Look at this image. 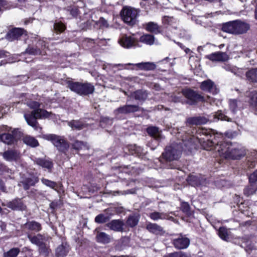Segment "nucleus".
Wrapping results in <instances>:
<instances>
[{"mask_svg":"<svg viewBox=\"0 0 257 257\" xmlns=\"http://www.w3.org/2000/svg\"><path fill=\"white\" fill-rule=\"evenodd\" d=\"M34 161L37 165L49 170L51 169L53 166L52 162L50 160L41 158H36Z\"/></svg>","mask_w":257,"mask_h":257,"instance_id":"obj_28","label":"nucleus"},{"mask_svg":"<svg viewBox=\"0 0 257 257\" xmlns=\"http://www.w3.org/2000/svg\"><path fill=\"white\" fill-rule=\"evenodd\" d=\"M140 40L147 45H152L155 43V37L151 34H146L142 36Z\"/></svg>","mask_w":257,"mask_h":257,"instance_id":"obj_33","label":"nucleus"},{"mask_svg":"<svg viewBox=\"0 0 257 257\" xmlns=\"http://www.w3.org/2000/svg\"><path fill=\"white\" fill-rule=\"evenodd\" d=\"M39 181V179L35 176H31L23 179L21 182L23 185L25 190H28L31 186H34Z\"/></svg>","mask_w":257,"mask_h":257,"instance_id":"obj_19","label":"nucleus"},{"mask_svg":"<svg viewBox=\"0 0 257 257\" xmlns=\"http://www.w3.org/2000/svg\"><path fill=\"white\" fill-rule=\"evenodd\" d=\"M187 122L190 124L199 125V122H198L196 117L188 118L187 120Z\"/></svg>","mask_w":257,"mask_h":257,"instance_id":"obj_54","label":"nucleus"},{"mask_svg":"<svg viewBox=\"0 0 257 257\" xmlns=\"http://www.w3.org/2000/svg\"><path fill=\"white\" fill-rule=\"evenodd\" d=\"M188 183L192 186H198L201 185V181L199 178L195 175H190L187 179Z\"/></svg>","mask_w":257,"mask_h":257,"instance_id":"obj_40","label":"nucleus"},{"mask_svg":"<svg viewBox=\"0 0 257 257\" xmlns=\"http://www.w3.org/2000/svg\"><path fill=\"white\" fill-rule=\"evenodd\" d=\"M182 150L183 147L180 143H174L166 148L162 156L168 161L177 160L181 157Z\"/></svg>","mask_w":257,"mask_h":257,"instance_id":"obj_3","label":"nucleus"},{"mask_svg":"<svg viewBox=\"0 0 257 257\" xmlns=\"http://www.w3.org/2000/svg\"><path fill=\"white\" fill-rule=\"evenodd\" d=\"M69 88L71 90L79 95H88L92 94L94 91V87L89 83L71 82L69 84Z\"/></svg>","mask_w":257,"mask_h":257,"instance_id":"obj_5","label":"nucleus"},{"mask_svg":"<svg viewBox=\"0 0 257 257\" xmlns=\"http://www.w3.org/2000/svg\"><path fill=\"white\" fill-rule=\"evenodd\" d=\"M68 125L72 129H76L78 130L82 129L85 125L84 123L83 122L79 120H74L68 122Z\"/></svg>","mask_w":257,"mask_h":257,"instance_id":"obj_37","label":"nucleus"},{"mask_svg":"<svg viewBox=\"0 0 257 257\" xmlns=\"http://www.w3.org/2000/svg\"><path fill=\"white\" fill-rule=\"evenodd\" d=\"M209 147L216 145L215 150L218 152L219 155L225 158L239 159L243 157L246 153L245 149L240 145H229L228 143H220L207 140Z\"/></svg>","mask_w":257,"mask_h":257,"instance_id":"obj_1","label":"nucleus"},{"mask_svg":"<svg viewBox=\"0 0 257 257\" xmlns=\"http://www.w3.org/2000/svg\"><path fill=\"white\" fill-rule=\"evenodd\" d=\"M10 8L9 4L6 0H0V13Z\"/></svg>","mask_w":257,"mask_h":257,"instance_id":"obj_51","label":"nucleus"},{"mask_svg":"<svg viewBox=\"0 0 257 257\" xmlns=\"http://www.w3.org/2000/svg\"><path fill=\"white\" fill-rule=\"evenodd\" d=\"M140 107L137 105H125L119 107L115 110L116 115L119 114H127L139 110Z\"/></svg>","mask_w":257,"mask_h":257,"instance_id":"obj_14","label":"nucleus"},{"mask_svg":"<svg viewBox=\"0 0 257 257\" xmlns=\"http://www.w3.org/2000/svg\"><path fill=\"white\" fill-rule=\"evenodd\" d=\"M210 120L212 121H217L219 120H226L227 121H231V119L223 114L220 110L213 113L211 116H210Z\"/></svg>","mask_w":257,"mask_h":257,"instance_id":"obj_23","label":"nucleus"},{"mask_svg":"<svg viewBox=\"0 0 257 257\" xmlns=\"http://www.w3.org/2000/svg\"><path fill=\"white\" fill-rule=\"evenodd\" d=\"M0 189L4 192H7L6 187L2 181H0Z\"/></svg>","mask_w":257,"mask_h":257,"instance_id":"obj_60","label":"nucleus"},{"mask_svg":"<svg viewBox=\"0 0 257 257\" xmlns=\"http://www.w3.org/2000/svg\"><path fill=\"white\" fill-rule=\"evenodd\" d=\"M247 80L251 82L257 83V68H251L245 73Z\"/></svg>","mask_w":257,"mask_h":257,"instance_id":"obj_25","label":"nucleus"},{"mask_svg":"<svg viewBox=\"0 0 257 257\" xmlns=\"http://www.w3.org/2000/svg\"><path fill=\"white\" fill-rule=\"evenodd\" d=\"M5 160L7 161H17L20 158V153L16 150H11L5 151L2 154Z\"/></svg>","mask_w":257,"mask_h":257,"instance_id":"obj_16","label":"nucleus"},{"mask_svg":"<svg viewBox=\"0 0 257 257\" xmlns=\"http://www.w3.org/2000/svg\"><path fill=\"white\" fill-rule=\"evenodd\" d=\"M218 235L220 237L225 240L228 238V232L227 229L224 227H221L218 230Z\"/></svg>","mask_w":257,"mask_h":257,"instance_id":"obj_42","label":"nucleus"},{"mask_svg":"<svg viewBox=\"0 0 257 257\" xmlns=\"http://www.w3.org/2000/svg\"><path fill=\"white\" fill-rule=\"evenodd\" d=\"M27 236L32 243L36 244L37 246L42 244L43 236L42 235L38 234L35 236H32L28 234Z\"/></svg>","mask_w":257,"mask_h":257,"instance_id":"obj_34","label":"nucleus"},{"mask_svg":"<svg viewBox=\"0 0 257 257\" xmlns=\"http://www.w3.org/2000/svg\"><path fill=\"white\" fill-rule=\"evenodd\" d=\"M240 104V102L236 99H230L229 100V107L231 110L234 113Z\"/></svg>","mask_w":257,"mask_h":257,"instance_id":"obj_46","label":"nucleus"},{"mask_svg":"<svg viewBox=\"0 0 257 257\" xmlns=\"http://www.w3.org/2000/svg\"><path fill=\"white\" fill-rule=\"evenodd\" d=\"M41 181L45 185L57 191V184L55 182L45 178H42Z\"/></svg>","mask_w":257,"mask_h":257,"instance_id":"obj_44","label":"nucleus"},{"mask_svg":"<svg viewBox=\"0 0 257 257\" xmlns=\"http://www.w3.org/2000/svg\"><path fill=\"white\" fill-rule=\"evenodd\" d=\"M109 219V216L100 214L95 217V221L98 223H103L108 221Z\"/></svg>","mask_w":257,"mask_h":257,"instance_id":"obj_43","label":"nucleus"},{"mask_svg":"<svg viewBox=\"0 0 257 257\" xmlns=\"http://www.w3.org/2000/svg\"><path fill=\"white\" fill-rule=\"evenodd\" d=\"M200 88L204 91L211 92L213 94H216L219 91L214 83L210 79L202 82L200 84Z\"/></svg>","mask_w":257,"mask_h":257,"instance_id":"obj_13","label":"nucleus"},{"mask_svg":"<svg viewBox=\"0 0 257 257\" xmlns=\"http://www.w3.org/2000/svg\"><path fill=\"white\" fill-rule=\"evenodd\" d=\"M20 252V250L19 248H13L7 252H4L3 257H16Z\"/></svg>","mask_w":257,"mask_h":257,"instance_id":"obj_39","label":"nucleus"},{"mask_svg":"<svg viewBox=\"0 0 257 257\" xmlns=\"http://www.w3.org/2000/svg\"><path fill=\"white\" fill-rule=\"evenodd\" d=\"M7 206L13 210H24L26 206L23 204L21 199H15L8 203Z\"/></svg>","mask_w":257,"mask_h":257,"instance_id":"obj_20","label":"nucleus"},{"mask_svg":"<svg viewBox=\"0 0 257 257\" xmlns=\"http://www.w3.org/2000/svg\"><path fill=\"white\" fill-rule=\"evenodd\" d=\"M138 68L143 70L150 71L154 70L156 66L153 62H142L135 64Z\"/></svg>","mask_w":257,"mask_h":257,"instance_id":"obj_29","label":"nucleus"},{"mask_svg":"<svg viewBox=\"0 0 257 257\" xmlns=\"http://www.w3.org/2000/svg\"><path fill=\"white\" fill-rule=\"evenodd\" d=\"M168 257H188L187 254L182 251L174 252L170 253L168 255Z\"/></svg>","mask_w":257,"mask_h":257,"instance_id":"obj_52","label":"nucleus"},{"mask_svg":"<svg viewBox=\"0 0 257 257\" xmlns=\"http://www.w3.org/2000/svg\"><path fill=\"white\" fill-rule=\"evenodd\" d=\"M24 32V30L20 28H15L11 30L7 35V39L10 41H13L20 38Z\"/></svg>","mask_w":257,"mask_h":257,"instance_id":"obj_18","label":"nucleus"},{"mask_svg":"<svg viewBox=\"0 0 257 257\" xmlns=\"http://www.w3.org/2000/svg\"><path fill=\"white\" fill-rule=\"evenodd\" d=\"M72 147L76 150H80L82 149H88V146L86 143L83 142L76 141L72 144Z\"/></svg>","mask_w":257,"mask_h":257,"instance_id":"obj_38","label":"nucleus"},{"mask_svg":"<svg viewBox=\"0 0 257 257\" xmlns=\"http://www.w3.org/2000/svg\"><path fill=\"white\" fill-rule=\"evenodd\" d=\"M24 227L29 230L37 232L41 230V224L35 221L27 222L24 224Z\"/></svg>","mask_w":257,"mask_h":257,"instance_id":"obj_27","label":"nucleus"},{"mask_svg":"<svg viewBox=\"0 0 257 257\" xmlns=\"http://www.w3.org/2000/svg\"><path fill=\"white\" fill-rule=\"evenodd\" d=\"M139 218V216L137 214L130 215L126 221V225L131 227L135 226L138 223Z\"/></svg>","mask_w":257,"mask_h":257,"instance_id":"obj_32","label":"nucleus"},{"mask_svg":"<svg viewBox=\"0 0 257 257\" xmlns=\"http://www.w3.org/2000/svg\"><path fill=\"white\" fill-rule=\"evenodd\" d=\"M135 148L134 154H136L139 157L142 156V155L144 154L143 152V150L141 147L135 146Z\"/></svg>","mask_w":257,"mask_h":257,"instance_id":"obj_55","label":"nucleus"},{"mask_svg":"<svg viewBox=\"0 0 257 257\" xmlns=\"http://www.w3.org/2000/svg\"><path fill=\"white\" fill-rule=\"evenodd\" d=\"M138 15L137 10L131 7H124L120 12V15L123 21L129 25H135L137 21Z\"/></svg>","mask_w":257,"mask_h":257,"instance_id":"obj_6","label":"nucleus"},{"mask_svg":"<svg viewBox=\"0 0 257 257\" xmlns=\"http://www.w3.org/2000/svg\"><path fill=\"white\" fill-rule=\"evenodd\" d=\"M0 227L2 230H4L6 229V224L4 222L0 221Z\"/></svg>","mask_w":257,"mask_h":257,"instance_id":"obj_61","label":"nucleus"},{"mask_svg":"<svg viewBox=\"0 0 257 257\" xmlns=\"http://www.w3.org/2000/svg\"><path fill=\"white\" fill-rule=\"evenodd\" d=\"M25 144L32 147H37L38 145V142L36 139L31 136H26L23 139Z\"/></svg>","mask_w":257,"mask_h":257,"instance_id":"obj_36","label":"nucleus"},{"mask_svg":"<svg viewBox=\"0 0 257 257\" xmlns=\"http://www.w3.org/2000/svg\"><path fill=\"white\" fill-rule=\"evenodd\" d=\"M22 136V133L18 129H14L12 134L10 133H3L0 135L1 141L8 145L14 144L16 140L20 139Z\"/></svg>","mask_w":257,"mask_h":257,"instance_id":"obj_8","label":"nucleus"},{"mask_svg":"<svg viewBox=\"0 0 257 257\" xmlns=\"http://www.w3.org/2000/svg\"><path fill=\"white\" fill-rule=\"evenodd\" d=\"M250 104L257 114V92L252 91L249 92Z\"/></svg>","mask_w":257,"mask_h":257,"instance_id":"obj_35","label":"nucleus"},{"mask_svg":"<svg viewBox=\"0 0 257 257\" xmlns=\"http://www.w3.org/2000/svg\"><path fill=\"white\" fill-rule=\"evenodd\" d=\"M134 97L136 99L144 100L147 98L148 95L146 91L138 90L134 93Z\"/></svg>","mask_w":257,"mask_h":257,"instance_id":"obj_41","label":"nucleus"},{"mask_svg":"<svg viewBox=\"0 0 257 257\" xmlns=\"http://www.w3.org/2000/svg\"><path fill=\"white\" fill-rule=\"evenodd\" d=\"M145 28L147 31L152 33L157 34L160 32V27L155 22H150L146 23Z\"/></svg>","mask_w":257,"mask_h":257,"instance_id":"obj_22","label":"nucleus"},{"mask_svg":"<svg viewBox=\"0 0 257 257\" xmlns=\"http://www.w3.org/2000/svg\"><path fill=\"white\" fill-rule=\"evenodd\" d=\"M182 211L187 215L190 214V207L187 202H182L181 205Z\"/></svg>","mask_w":257,"mask_h":257,"instance_id":"obj_48","label":"nucleus"},{"mask_svg":"<svg viewBox=\"0 0 257 257\" xmlns=\"http://www.w3.org/2000/svg\"><path fill=\"white\" fill-rule=\"evenodd\" d=\"M26 104L29 107L34 110L39 109V107L40 106V103L35 101H28Z\"/></svg>","mask_w":257,"mask_h":257,"instance_id":"obj_49","label":"nucleus"},{"mask_svg":"<svg viewBox=\"0 0 257 257\" xmlns=\"http://www.w3.org/2000/svg\"><path fill=\"white\" fill-rule=\"evenodd\" d=\"M51 114V112H49L44 109L39 108L34 110L30 113L25 114L24 117L28 124L35 127L37 124V119L48 118L50 116Z\"/></svg>","mask_w":257,"mask_h":257,"instance_id":"obj_4","label":"nucleus"},{"mask_svg":"<svg viewBox=\"0 0 257 257\" xmlns=\"http://www.w3.org/2000/svg\"><path fill=\"white\" fill-rule=\"evenodd\" d=\"M9 56V53L3 50L0 51V58L7 57Z\"/></svg>","mask_w":257,"mask_h":257,"instance_id":"obj_59","label":"nucleus"},{"mask_svg":"<svg viewBox=\"0 0 257 257\" xmlns=\"http://www.w3.org/2000/svg\"><path fill=\"white\" fill-rule=\"evenodd\" d=\"M147 131L150 136L157 140H159L161 138V132L159 131V128L157 127L150 126L148 127Z\"/></svg>","mask_w":257,"mask_h":257,"instance_id":"obj_30","label":"nucleus"},{"mask_svg":"<svg viewBox=\"0 0 257 257\" xmlns=\"http://www.w3.org/2000/svg\"><path fill=\"white\" fill-rule=\"evenodd\" d=\"M26 53L31 54V55H34L43 54L42 53V52L41 51V50L40 49L35 48L34 47H29L26 50Z\"/></svg>","mask_w":257,"mask_h":257,"instance_id":"obj_45","label":"nucleus"},{"mask_svg":"<svg viewBox=\"0 0 257 257\" xmlns=\"http://www.w3.org/2000/svg\"><path fill=\"white\" fill-rule=\"evenodd\" d=\"M173 243L175 248L177 249H185L189 245L190 240L187 237L181 236L177 238L174 239Z\"/></svg>","mask_w":257,"mask_h":257,"instance_id":"obj_15","label":"nucleus"},{"mask_svg":"<svg viewBox=\"0 0 257 257\" xmlns=\"http://www.w3.org/2000/svg\"><path fill=\"white\" fill-rule=\"evenodd\" d=\"M45 138L51 141L57 149L61 152H65L69 148L68 144L62 137L49 134L46 135Z\"/></svg>","mask_w":257,"mask_h":257,"instance_id":"obj_7","label":"nucleus"},{"mask_svg":"<svg viewBox=\"0 0 257 257\" xmlns=\"http://www.w3.org/2000/svg\"><path fill=\"white\" fill-rule=\"evenodd\" d=\"M96 24L99 26L100 28H104L108 27L107 21L103 18H100L96 22Z\"/></svg>","mask_w":257,"mask_h":257,"instance_id":"obj_50","label":"nucleus"},{"mask_svg":"<svg viewBox=\"0 0 257 257\" xmlns=\"http://www.w3.org/2000/svg\"><path fill=\"white\" fill-rule=\"evenodd\" d=\"M70 13L73 16H76L77 14V9H72Z\"/></svg>","mask_w":257,"mask_h":257,"instance_id":"obj_62","label":"nucleus"},{"mask_svg":"<svg viewBox=\"0 0 257 257\" xmlns=\"http://www.w3.org/2000/svg\"><path fill=\"white\" fill-rule=\"evenodd\" d=\"M182 93L184 97L187 99V103L190 105L195 104L199 101H204V98L203 96L191 89H185L183 90Z\"/></svg>","mask_w":257,"mask_h":257,"instance_id":"obj_9","label":"nucleus"},{"mask_svg":"<svg viewBox=\"0 0 257 257\" xmlns=\"http://www.w3.org/2000/svg\"><path fill=\"white\" fill-rule=\"evenodd\" d=\"M147 230L154 234H162L164 233L163 228L156 223H149L146 226Z\"/></svg>","mask_w":257,"mask_h":257,"instance_id":"obj_21","label":"nucleus"},{"mask_svg":"<svg viewBox=\"0 0 257 257\" xmlns=\"http://www.w3.org/2000/svg\"><path fill=\"white\" fill-rule=\"evenodd\" d=\"M250 28L247 23L239 20L230 21L223 24L222 30L233 35H241L246 33Z\"/></svg>","mask_w":257,"mask_h":257,"instance_id":"obj_2","label":"nucleus"},{"mask_svg":"<svg viewBox=\"0 0 257 257\" xmlns=\"http://www.w3.org/2000/svg\"><path fill=\"white\" fill-rule=\"evenodd\" d=\"M196 117L198 119V122H199V125L205 124L207 122V119L204 117L199 116Z\"/></svg>","mask_w":257,"mask_h":257,"instance_id":"obj_56","label":"nucleus"},{"mask_svg":"<svg viewBox=\"0 0 257 257\" xmlns=\"http://www.w3.org/2000/svg\"><path fill=\"white\" fill-rule=\"evenodd\" d=\"M69 250V246L67 244L59 245L56 249V255L58 257H64L67 255Z\"/></svg>","mask_w":257,"mask_h":257,"instance_id":"obj_24","label":"nucleus"},{"mask_svg":"<svg viewBox=\"0 0 257 257\" xmlns=\"http://www.w3.org/2000/svg\"><path fill=\"white\" fill-rule=\"evenodd\" d=\"M149 217L153 220L156 221L159 219L164 220L168 218V215L164 212H153L150 214Z\"/></svg>","mask_w":257,"mask_h":257,"instance_id":"obj_31","label":"nucleus"},{"mask_svg":"<svg viewBox=\"0 0 257 257\" xmlns=\"http://www.w3.org/2000/svg\"><path fill=\"white\" fill-rule=\"evenodd\" d=\"M96 238L97 242L103 244L109 243L111 239L110 235L103 232H98Z\"/></svg>","mask_w":257,"mask_h":257,"instance_id":"obj_26","label":"nucleus"},{"mask_svg":"<svg viewBox=\"0 0 257 257\" xmlns=\"http://www.w3.org/2000/svg\"><path fill=\"white\" fill-rule=\"evenodd\" d=\"M59 204V201H53L50 204V207L51 208L54 209L56 208L58 205Z\"/></svg>","mask_w":257,"mask_h":257,"instance_id":"obj_58","label":"nucleus"},{"mask_svg":"<svg viewBox=\"0 0 257 257\" xmlns=\"http://www.w3.org/2000/svg\"><path fill=\"white\" fill-rule=\"evenodd\" d=\"M54 28L57 32H63L66 29V26L61 22H56L54 24Z\"/></svg>","mask_w":257,"mask_h":257,"instance_id":"obj_47","label":"nucleus"},{"mask_svg":"<svg viewBox=\"0 0 257 257\" xmlns=\"http://www.w3.org/2000/svg\"><path fill=\"white\" fill-rule=\"evenodd\" d=\"M257 170L249 177V185L243 190L244 194L247 196L253 195L257 190Z\"/></svg>","mask_w":257,"mask_h":257,"instance_id":"obj_10","label":"nucleus"},{"mask_svg":"<svg viewBox=\"0 0 257 257\" xmlns=\"http://www.w3.org/2000/svg\"><path fill=\"white\" fill-rule=\"evenodd\" d=\"M123 225V221L119 219L112 220L106 224L107 227L110 229L116 232L122 231Z\"/></svg>","mask_w":257,"mask_h":257,"instance_id":"obj_17","label":"nucleus"},{"mask_svg":"<svg viewBox=\"0 0 257 257\" xmlns=\"http://www.w3.org/2000/svg\"><path fill=\"white\" fill-rule=\"evenodd\" d=\"M247 165L250 168H253L255 166V163L253 162H251L250 163L248 162Z\"/></svg>","mask_w":257,"mask_h":257,"instance_id":"obj_63","label":"nucleus"},{"mask_svg":"<svg viewBox=\"0 0 257 257\" xmlns=\"http://www.w3.org/2000/svg\"><path fill=\"white\" fill-rule=\"evenodd\" d=\"M223 68L227 71H231V72L234 73V74L236 73V69L235 68L231 67L230 66L225 65L223 67Z\"/></svg>","mask_w":257,"mask_h":257,"instance_id":"obj_57","label":"nucleus"},{"mask_svg":"<svg viewBox=\"0 0 257 257\" xmlns=\"http://www.w3.org/2000/svg\"><path fill=\"white\" fill-rule=\"evenodd\" d=\"M206 57L213 62H224L228 59V56L225 52H216L208 55Z\"/></svg>","mask_w":257,"mask_h":257,"instance_id":"obj_12","label":"nucleus"},{"mask_svg":"<svg viewBox=\"0 0 257 257\" xmlns=\"http://www.w3.org/2000/svg\"><path fill=\"white\" fill-rule=\"evenodd\" d=\"M39 247V251L40 253H43L45 254L49 253V249L47 248L45 244L42 242V244L38 246Z\"/></svg>","mask_w":257,"mask_h":257,"instance_id":"obj_53","label":"nucleus"},{"mask_svg":"<svg viewBox=\"0 0 257 257\" xmlns=\"http://www.w3.org/2000/svg\"><path fill=\"white\" fill-rule=\"evenodd\" d=\"M119 44L123 48L129 49L136 47L138 45L137 40L133 37L123 36L118 40Z\"/></svg>","mask_w":257,"mask_h":257,"instance_id":"obj_11","label":"nucleus"},{"mask_svg":"<svg viewBox=\"0 0 257 257\" xmlns=\"http://www.w3.org/2000/svg\"><path fill=\"white\" fill-rule=\"evenodd\" d=\"M44 42H43V41H39V42L38 43V46H37V47H38V46H40V45H41V46H42V47H44V48H45V47H46V45H45V44H44Z\"/></svg>","mask_w":257,"mask_h":257,"instance_id":"obj_64","label":"nucleus"}]
</instances>
